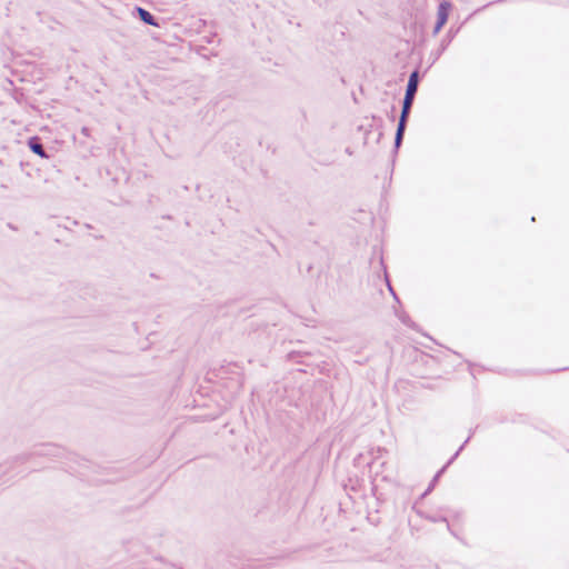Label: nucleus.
I'll return each instance as SVG.
<instances>
[{
    "instance_id": "nucleus-1",
    "label": "nucleus",
    "mask_w": 569,
    "mask_h": 569,
    "mask_svg": "<svg viewBox=\"0 0 569 569\" xmlns=\"http://www.w3.org/2000/svg\"><path fill=\"white\" fill-rule=\"evenodd\" d=\"M64 455V449L61 447L53 445V443H44V445H38L34 446L30 451L23 452L21 455L16 456L12 460L6 462L0 468H4L3 471L0 470V476L8 472V467H13V465L17 463H26L29 460L37 458V457H61Z\"/></svg>"
},
{
    "instance_id": "nucleus-2",
    "label": "nucleus",
    "mask_w": 569,
    "mask_h": 569,
    "mask_svg": "<svg viewBox=\"0 0 569 569\" xmlns=\"http://www.w3.org/2000/svg\"><path fill=\"white\" fill-rule=\"evenodd\" d=\"M413 101H415V97L405 94V98L402 100L401 113L399 117V121H398V126H397V130H396V134H395V151H397L400 148V146L403 141V136H405L407 122H408V119L410 116V111H411Z\"/></svg>"
},
{
    "instance_id": "nucleus-3",
    "label": "nucleus",
    "mask_w": 569,
    "mask_h": 569,
    "mask_svg": "<svg viewBox=\"0 0 569 569\" xmlns=\"http://www.w3.org/2000/svg\"><path fill=\"white\" fill-rule=\"evenodd\" d=\"M451 9V3L448 1H442L437 11V21L433 27V34L439 33V31L442 29V27L446 24L449 16V11Z\"/></svg>"
},
{
    "instance_id": "nucleus-4",
    "label": "nucleus",
    "mask_w": 569,
    "mask_h": 569,
    "mask_svg": "<svg viewBox=\"0 0 569 569\" xmlns=\"http://www.w3.org/2000/svg\"><path fill=\"white\" fill-rule=\"evenodd\" d=\"M134 12L137 17L146 24L152 27H159V22L153 14H151L148 10L141 7H134Z\"/></svg>"
},
{
    "instance_id": "nucleus-5",
    "label": "nucleus",
    "mask_w": 569,
    "mask_h": 569,
    "mask_svg": "<svg viewBox=\"0 0 569 569\" xmlns=\"http://www.w3.org/2000/svg\"><path fill=\"white\" fill-rule=\"evenodd\" d=\"M28 146L33 153L40 156L41 158H49V154L46 152L41 139L39 137H31L28 140Z\"/></svg>"
},
{
    "instance_id": "nucleus-6",
    "label": "nucleus",
    "mask_w": 569,
    "mask_h": 569,
    "mask_svg": "<svg viewBox=\"0 0 569 569\" xmlns=\"http://www.w3.org/2000/svg\"><path fill=\"white\" fill-rule=\"evenodd\" d=\"M419 86V71L413 70L410 76L406 88V93L408 96L416 97Z\"/></svg>"
},
{
    "instance_id": "nucleus-7",
    "label": "nucleus",
    "mask_w": 569,
    "mask_h": 569,
    "mask_svg": "<svg viewBox=\"0 0 569 569\" xmlns=\"http://www.w3.org/2000/svg\"><path fill=\"white\" fill-rule=\"evenodd\" d=\"M418 515L420 517L429 520L430 522H445L447 525L448 530L451 532V535L457 537V535L451 530V527H450L446 516L432 515V513H429V512H426V511H418Z\"/></svg>"
},
{
    "instance_id": "nucleus-8",
    "label": "nucleus",
    "mask_w": 569,
    "mask_h": 569,
    "mask_svg": "<svg viewBox=\"0 0 569 569\" xmlns=\"http://www.w3.org/2000/svg\"><path fill=\"white\" fill-rule=\"evenodd\" d=\"M471 436H472V432L469 435V437L465 440V442L459 447V449L455 452V455L449 459V461L447 462L446 466L442 467V469H440L437 475L435 476L436 478H440L441 477V473L445 471V469L447 468V466H449L459 455L460 452L462 451V449L465 448V446L469 442V440L471 439Z\"/></svg>"
},
{
    "instance_id": "nucleus-9",
    "label": "nucleus",
    "mask_w": 569,
    "mask_h": 569,
    "mask_svg": "<svg viewBox=\"0 0 569 569\" xmlns=\"http://www.w3.org/2000/svg\"><path fill=\"white\" fill-rule=\"evenodd\" d=\"M471 436H472V432L469 435V437L465 440V442L459 447V449L455 452V455L449 459V461L447 462L446 466L442 467V469H440L437 475L435 476L436 478H440L441 477V473L445 471V469L447 468V466H449L459 455L460 452L462 451V449L465 448V446L469 442V440L471 439Z\"/></svg>"
},
{
    "instance_id": "nucleus-10",
    "label": "nucleus",
    "mask_w": 569,
    "mask_h": 569,
    "mask_svg": "<svg viewBox=\"0 0 569 569\" xmlns=\"http://www.w3.org/2000/svg\"><path fill=\"white\" fill-rule=\"evenodd\" d=\"M310 355L308 351H291L287 355L288 360L295 361L297 358L302 356Z\"/></svg>"
},
{
    "instance_id": "nucleus-11",
    "label": "nucleus",
    "mask_w": 569,
    "mask_h": 569,
    "mask_svg": "<svg viewBox=\"0 0 569 569\" xmlns=\"http://www.w3.org/2000/svg\"><path fill=\"white\" fill-rule=\"evenodd\" d=\"M399 318H400V320H401V322H402V323H405L406 326L411 327V321H410L409 316L403 315V316H401V317H399Z\"/></svg>"
},
{
    "instance_id": "nucleus-12",
    "label": "nucleus",
    "mask_w": 569,
    "mask_h": 569,
    "mask_svg": "<svg viewBox=\"0 0 569 569\" xmlns=\"http://www.w3.org/2000/svg\"><path fill=\"white\" fill-rule=\"evenodd\" d=\"M81 133H82V134H84L86 137H89V128L83 127V128L81 129Z\"/></svg>"
},
{
    "instance_id": "nucleus-13",
    "label": "nucleus",
    "mask_w": 569,
    "mask_h": 569,
    "mask_svg": "<svg viewBox=\"0 0 569 569\" xmlns=\"http://www.w3.org/2000/svg\"><path fill=\"white\" fill-rule=\"evenodd\" d=\"M435 483H430L428 489L426 490V492L423 493V496H426L428 492L431 491L432 487H433Z\"/></svg>"
},
{
    "instance_id": "nucleus-14",
    "label": "nucleus",
    "mask_w": 569,
    "mask_h": 569,
    "mask_svg": "<svg viewBox=\"0 0 569 569\" xmlns=\"http://www.w3.org/2000/svg\"><path fill=\"white\" fill-rule=\"evenodd\" d=\"M446 49V42H442L440 53Z\"/></svg>"
},
{
    "instance_id": "nucleus-15",
    "label": "nucleus",
    "mask_w": 569,
    "mask_h": 569,
    "mask_svg": "<svg viewBox=\"0 0 569 569\" xmlns=\"http://www.w3.org/2000/svg\"><path fill=\"white\" fill-rule=\"evenodd\" d=\"M389 290H390V292L393 295V297H395V298H397V297H396V293H395V291H393V289H392L390 286H389Z\"/></svg>"
},
{
    "instance_id": "nucleus-16",
    "label": "nucleus",
    "mask_w": 569,
    "mask_h": 569,
    "mask_svg": "<svg viewBox=\"0 0 569 569\" xmlns=\"http://www.w3.org/2000/svg\"><path fill=\"white\" fill-rule=\"evenodd\" d=\"M438 480V478L433 477L431 483H435Z\"/></svg>"
}]
</instances>
